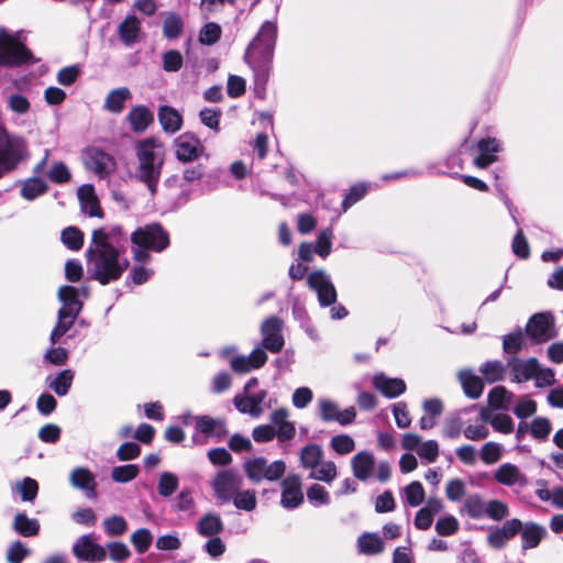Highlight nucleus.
<instances>
[{"instance_id":"c85d7f7f","label":"nucleus","mask_w":563,"mask_h":563,"mask_svg":"<svg viewBox=\"0 0 563 563\" xmlns=\"http://www.w3.org/2000/svg\"><path fill=\"white\" fill-rule=\"evenodd\" d=\"M224 526L218 514L208 512L197 522V531L202 537H216L222 532Z\"/></svg>"},{"instance_id":"473e14b6","label":"nucleus","mask_w":563,"mask_h":563,"mask_svg":"<svg viewBox=\"0 0 563 563\" xmlns=\"http://www.w3.org/2000/svg\"><path fill=\"white\" fill-rule=\"evenodd\" d=\"M13 529L22 537H34L38 534L40 522L37 519L29 518L25 514L19 512L13 519Z\"/></svg>"},{"instance_id":"72a5a7b5","label":"nucleus","mask_w":563,"mask_h":563,"mask_svg":"<svg viewBox=\"0 0 563 563\" xmlns=\"http://www.w3.org/2000/svg\"><path fill=\"white\" fill-rule=\"evenodd\" d=\"M526 333L523 329L517 327L512 332L503 336V351L504 353L516 356L525 345Z\"/></svg>"},{"instance_id":"69168bd1","label":"nucleus","mask_w":563,"mask_h":563,"mask_svg":"<svg viewBox=\"0 0 563 563\" xmlns=\"http://www.w3.org/2000/svg\"><path fill=\"white\" fill-rule=\"evenodd\" d=\"M417 453L428 463H433L439 456V444L435 440L420 442Z\"/></svg>"},{"instance_id":"393cba45","label":"nucleus","mask_w":563,"mask_h":563,"mask_svg":"<svg viewBox=\"0 0 563 563\" xmlns=\"http://www.w3.org/2000/svg\"><path fill=\"white\" fill-rule=\"evenodd\" d=\"M74 377L75 374L71 369H63L55 377L47 376L46 385L57 396L64 397L69 393Z\"/></svg>"},{"instance_id":"58836bf2","label":"nucleus","mask_w":563,"mask_h":563,"mask_svg":"<svg viewBox=\"0 0 563 563\" xmlns=\"http://www.w3.org/2000/svg\"><path fill=\"white\" fill-rule=\"evenodd\" d=\"M230 503L234 505L235 508L243 511H253L257 506V499L255 490L241 488L235 493L233 499H230Z\"/></svg>"},{"instance_id":"5701e85b","label":"nucleus","mask_w":563,"mask_h":563,"mask_svg":"<svg viewBox=\"0 0 563 563\" xmlns=\"http://www.w3.org/2000/svg\"><path fill=\"white\" fill-rule=\"evenodd\" d=\"M126 120L134 133H143L154 121L153 113L145 106L133 107L126 115Z\"/></svg>"},{"instance_id":"603ef678","label":"nucleus","mask_w":563,"mask_h":563,"mask_svg":"<svg viewBox=\"0 0 563 563\" xmlns=\"http://www.w3.org/2000/svg\"><path fill=\"white\" fill-rule=\"evenodd\" d=\"M307 498L314 507L327 506L330 504V495L320 484H312L307 489Z\"/></svg>"},{"instance_id":"6e6552de","label":"nucleus","mask_w":563,"mask_h":563,"mask_svg":"<svg viewBox=\"0 0 563 563\" xmlns=\"http://www.w3.org/2000/svg\"><path fill=\"white\" fill-rule=\"evenodd\" d=\"M24 151L25 144L21 137L10 135L5 129L0 128V177L18 166Z\"/></svg>"},{"instance_id":"0eeeda50","label":"nucleus","mask_w":563,"mask_h":563,"mask_svg":"<svg viewBox=\"0 0 563 563\" xmlns=\"http://www.w3.org/2000/svg\"><path fill=\"white\" fill-rule=\"evenodd\" d=\"M133 245L150 247L153 252L162 253L170 244V238L167 230L158 222H152L139 227L131 233Z\"/></svg>"},{"instance_id":"f704fd0d","label":"nucleus","mask_w":563,"mask_h":563,"mask_svg":"<svg viewBox=\"0 0 563 563\" xmlns=\"http://www.w3.org/2000/svg\"><path fill=\"white\" fill-rule=\"evenodd\" d=\"M514 394L504 386L494 387L488 394V404L495 410H508L510 408Z\"/></svg>"},{"instance_id":"2eb2a0df","label":"nucleus","mask_w":563,"mask_h":563,"mask_svg":"<svg viewBox=\"0 0 563 563\" xmlns=\"http://www.w3.org/2000/svg\"><path fill=\"white\" fill-rule=\"evenodd\" d=\"M176 158L183 163L196 161L203 153V146L200 141L189 133L179 135L175 142Z\"/></svg>"},{"instance_id":"13d9d810","label":"nucleus","mask_w":563,"mask_h":563,"mask_svg":"<svg viewBox=\"0 0 563 563\" xmlns=\"http://www.w3.org/2000/svg\"><path fill=\"white\" fill-rule=\"evenodd\" d=\"M331 448L340 455L351 453L355 449V442L347 434L334 435L330 442Z\"/></svg>"},{"instance_id":"338daca9","label":"nucleus","mask_w":563,"mask_h":563,"mask_svg":"<svg viewBox=\"0 0 563 563\" xmlns=\"http://www.w3.org/2000/svg\"><path fill=\"white\" fill-rule=\"evenodd\" d=\"M8 108L16 113V114H24L30 110V101L29 99L21 95V93H12L8 97L7 100Z\"/></svg>"},{"instance_id":"09e8293b","label":"nucleus","mask_w":563,"mask_h":563,"mask_svg":"<svg viewBox=\"0 0 563 563\" xmlns=\"http://www.w3.org/2000/svg\"><path fill=\"white\" fill-rule=\"evenodd\" d=\"M184 57L177 49L166 51L162 56L163 69L167 73H176L181 69Z\"/></svg>"},{"instance_id":"bb28decb","label":"nucleus","mask_w":563,"mask_h":563,"mask_svg":"<svg viewBox=\"0 0 563 563\" xmlns=\"http://www.w3.org/2000/svg\"><path fill=\"white\" fill-rule=\"evenodd\" d=\"M158 121L162 129L167 133H176L180 130L183 124V118L180 113L169 106H162L158 109Z\"/></svg>"},{"instance_id":"f3484780","label":"nucleus","mask_w":563,"mask_h":563,"mask_svg":"<svg viewBox=\"0 0 563 563\" xmlns=\"http://www.w3.org/2000/svg\"><path fill=\"white\" fill-rule=\"evenodd\" d=\"M267 397V391L262 389L254 394L236 395L233 405L241 413H249L252 417H260L263 412L262 404Z\"/></svg>"},{"instance_id":"052dcab7","label":"nucleus","mask_w":563,"mask_h":563,"mask_svg":"<svg viewBox=\"0 0 563 563\" xmlns=\"http://www.w3.org/2000/svg\"><path fill=\"white\" fill-rule=\"evenodd\" d=\"M503 448L499 443L487 442L481 449V459L485 464H494L501 457Z\"/></svg>"},{"instance_id":"20e7f679","label":"nucleus","mask_w":563,"mask_h":563,"mask_svg":"<svg viewBox=\"0 0 563 563\" xmlns=\"http://www.w3.org/2000/svg\"><path fill=\"white\" fill-rule=\"evenodd\" d=\"M79 289L74 286H62L58 290V299L62 307L58 310V321L49 335L54 345L73 327L82 309V302L78 299Z\"/></svg>"},{"instance_id":"4468645a","label":"nucleus","mask_w":563,"mask_h":563,"mask_svg":"<svg viewBox=\"0 0 563 563\" xmlns=\"http://www.w3.org/2000/svg\"><path fill=\"white\" fill-rule=\"evenodd\" d=\"M280 485V505L289 510L298 508L303 503L301 477L297 474H290L282 481Z\"/></svg>"},{"instance_id":"4be33fe9","label":"nucleus","mask_w":563,"mask_h":563,"mask_svg":"<svg viewBox=\"0 0 563 563\" xmlns=\"http://www.w3.org/2000/svg\"><path fill=\"white\" fill-rule=\"evenodd\" d=\"M118 34L125 46H132L139 41L141 34V21L134 14L126 15L118 25Z\"/></svg>"},{"instance_id":"37998d69","label":"nucleus","mask_w":563,"mask_h":563,"mask_svg":"<svg viewBox=\"0 0 563 563\" xmlns=\"http://www.w3.org/2000/svg\"><path fill=\"white\" fill-rule=\"evenodd\" d=\"M464 509L468 517L482 519L485 517L486 503L478 494L470 495L464 501Z\"/></svg>"},{"instance_id":"8fccbe9b","label":"nucleus","mask_w":563,"mask_h":563,"mask_svg":"<svg viewBox=\"0 0 563 563\" xmlns=\"http://www.w3.org/2000/svg\"><path fill=\"white\" fill-rule=\"evenodd\" d=\"M153 536L146 528L137 529L131 536V543L134 545L139 554L145 553L152 544Z\"/></svg>"},{"instance_id":"9d476101","label":"nucleus","mask_w":563,"mask_h":563,"mask_svg":"<svg viewBox=\"0 0 563 563\" xmlns=\"http://www.w3.org/2000/svg\"><path fill=\"white\" fill-rule=\"evenodd\" d=\"M308 287L317 294L320 307H331L336 302L338 292L330 275L323 269H316L307 276Z\"/></svg>"},{"instance_id":"5fc2aeb1","label":"nucleus","mask_w":563,"mask_h":563,"mask_svg":"<svg viewBox=\"0 0 563 563\" xmlns=\"http://www.w3.org/2000/svg\"><path fill=\"white\" fill-rule=\"evenodd\" d=\"M367 190L368 186L364 183L352 186L342 201L343 211H347L353 205L363 199Z\"/></svg>"},{"instance_id":"6ab92c4d","label":"nucleus","mask_w":563,"mask_h":563,"mask_svg":"<svg viewBox=\"0 0 563 563\" xmlns=\"http://www.w3.org/2000/svg\"><path fill=\"white\" fill-rule=\"evenodd\" d=\"M70 485L85 492L88 498L96 497L97 482L92 472L87 467H75L69 475Z\"/></svg>"},{"instance_id":"6e6d98bb","label":"nucleus","mask_w":563,"mask_h":563,"mask_svg":"<svg viewBox=\"0 0 563 563\" xmlns=\"http://www.w3.org/2000/svg\"><path fill=\"white\" fill-rule=\"evenodd\" d=\"M103 527L108 536L119 537L126 531L128 523L123 517L113 515L103 520Z\"/></svg>"},{"instance_id":"ea45409f","label":"nucleus","mask_w":563,"mask_h":563,"mask_svg":"<svg viewBox=\"0 0 563 563\" xmlns=\"http://www.w3.org/2000/svg\"><path fill=\"white\" fill-rule=\"evenodd\" d=\"M360 551L365 554H377L384 550L382 538L375 533H364L357 541Z\"/></svg>"},{"instance_id":"4d7b16f0","label":"nucleus","mask_w":563,"mask_h":563,"mask_svg":"<svg viewBox=\"0 0 563 563\" xmlns=\"http://www.w3.org/2000/svg\"><path fill=\"white\" fill-rule=\"evenodd\" d=\"M16 490L22 500L33 501L38 493V484L31 477H24L22 482L16 484Z\"/></svg>"},{"instance_id":"c03bdc74","label":"nucleus","mask_w":563,"mask_h":563,"mask_svg":"<svg viewBox=\"0 0 563 563\" xmlns=\"http://www.w3.org/2000/svg\"><path fill=\"white\" fill-rule=\"evenodd\" d=\"M62 242L71 251H78L84 244V234L76 227H68L62 231Z\"/></svg>"},{"instance_id":"a878e982","label":"nucleus","mask_w":563,"mask_h":563,"mask_svg":"<svg viewBox=\"0 0 563 563\" xmlns=\"http://www.w3.org/2000/svg\"><path fill=\"white\" fill-rule=\"evenodd\" d=\"M459 378L465 395L471 399L481 397L484 390V383L481 377L474 375L471 369H462Z\"/></svg>"},{"instance_id":"7ed1b4c3","label":"nucleus","mask_w":563,"mask_h":563,"mask_svg":"<svg viewBox=\"0 0 563 563\" xmlns=\"http://www.w3.org/2000/svg\"><path fill=\"white\" fill-rule=\"evenodd\" d=\"M136 163L132 177L143 184L150 196L158 191V184L165 162L163 145L154 137L140 140L135 143Z\"/></svg>"},{"instance_id":"ddd939ff","label":"nucleus","mask_w":563,"mask_h":563,"mask_svg":"<svg viewBox=\"0 0 563 563\" xmlns=\"http://www.w3.org/2000/svg\"><path fill=\"white\" fill-rule=\"evenodd\" d=\"M71 550L81 562H101L107 556L106 549L95 542L92 534L79 537L73 544Z\"/></svg>"},{"instance_id":"423d86ee","label":"nucleus","mask_w":563,"mask_h":563,"mask_svg":"<svg viewBox=\"0 0 563 563\" xmlns=\"http://www.w3.org/2000/svg\"><path fill=\"white\" fill-rule=\"evenodd\" d=\"M32 63V52L4 29H0V66L12 67Z\"/></svg>"},{"instance_id":"0e129e2a","label":"nucleus","mask_w":563,"mask_h":563,"mask_svg":"<svg viewBox=\"0 0 563 563\" xmlns=\"http://www.w3.org/2000/svg\"><path fill=\"white\" fill-rule=\"evenodd\" d=\"M457 529L459 521L451 515L440 518L435 523V531L442 537L452 536L457 531Z\"/></svg>"},{"instance_id":"de8ad7c7","label":"nucleus","mask_w":563,"mask_h":563,"mask_svg":"<svg viewBox=\"0 0 563 563\" xmlns=\"http://www.w3.org/2000/svg\"><path fill=\"white\" fill-rule=\"evenodd\" d=\"M222 34L221 26L218 23L209 22L206 23L199 33V42L202 45L211 46L216 44Z\"/></svg>"},{"instance_id":"e433bc0d","label":"nucleus","mask_w":563,"mask_h":563,"mask_svg":"<svg viewBox=\"0 0 563 563\" xmlns=\"http://www.w3.org/2000/svg\"><path fill=\"white\" fill-rule=\"evenodd\" d=\"M184 31V22L179 14L167 12L163 21V35L168 40L178 38Z\"/></svg>"},{"instance_id":"b1692460","label":"nucleus","mask_w":563,"mask_h":563,"mask_svg":"<svg viewBox=\"0 0 563 563\" xmlns=\"http://www.w3.org/2000/svg\"><path fill=\"white\" fill-rule=\"evenodd\" d=\"M77 196L80 201L81 210L90 217H101L98 199L95 194V188L90 184L80 186L77 190Z\"/></svg>"},{"instance_id":"bf43d9fd","label":"nucleus","mask_w":563,"mask_h":563,"mask_svg":"<svg viewBox=\"0 0 563 563\" xmlns=\"http://www.w3.org/2000/svg\"><path fill=\"white\" fill-rule=\"evenodd\" d=\"M551 429V422L548 418L538 417L532 420L530 432L534 439L543 441L549 437Z\"/></svg>"},{"instance_id":"a19ab883","label":"nucleus","mask_w":563,"mask_h":563,"mask_svg":"<svg viewBox=\"0 0 563 563\" xmlns=\"http://www.w3.org/2000/svg\"><path fill=\"white\" fill-rule=\"evenodd\" d=\"M521 474L519 468L510 463L501 464L495 472V479L506 486L516 484Z\"/></svg>"},{"instance_id":"864d4df0","label":"nucleus","mask_w":563,"mask_h":563,"mask_svg":"<svg viewBox=\"0 0 563 563\" xmlns=\"http://www.w3.org/2000/svg\"><path fill=\"white\" fill-rule=\"evenodd\" d=\"M48 179L54 184H66L70 180L71 174L63 162H55L47 172Z\"/></svg>"},{"instance_id":"79ce46f5","label":"nucleus","mask_w":563,"mask_h":563,"mask_svg":"<svg viewBox=\"0 0 563 563\" xmlns=\"http://www.w3.org/2000/svg\"><path fill=\"white\" fill-rule=\"evenodd\" d=\"M179 486L178 477L170 472H163L158 476L157 492L162 497L172 496Z\"/></svg>"},{"instance_id":"412c9836","label":"nucleus","mask_w":563,"mask_h":563,"mask_svg":"<svg viewBox=\"0 0 563 563\" xmlns=\"http://www.w3.org/2000/svg\"><path fill=\"white\" fill-rule=\"evenodd\" d=\"M353 475L362 482L367 481L375 468V457L368 451H361L351 460Z\"/></svg>"},{"instance_id":"a18cd8bd","label":"nucleus","mask_w":563,"mask_h":563,"mask_svg":"<svg viewBox=\"0 0 563 563\" xmlns=\"http://www.w3.org/2000/svg\"><path fill=\"white\" fill-rule=\"evenodd\" d=\"M140 468L135 464H125L112 468L111 478L115 483H129L139 475Z\"/></svg>"},{"instance_id":"4c0bfd02","label":"nucleus","mask_w":563,"mask_h":563,"mask_svg":"<svg viewBox=\"0 0 563 563\" xmlns=\"http://www.w3.org/2000/svg\"><path fill=\"white\" fill-rule=\"evenodd\" d=\"M336 465L332 461H322L319 466L309 472V478L330 484L336 477Z\"/></svg>"},{"instance_id":"dca6fc26","label":"nucleus","mask_w":563,"mask_h":563,"mask_svg":"<svg viewBox=\"0 0 563 563\" xmlns=\"http://www.w3.org/2000/svg\"><path fill=\"white\" fill-rule=\"evenodd\" d=\"M507 366L512 373V382L523 383L533 379L537 376V369H540V363L536 357L520 358L510 356L507 360Z\"/></svg>"},{"instance_id":"f03ea898","label":"nucleus","mask_w":563,"mask_h":563,"mask_svg":"<svg viewBox=\"0 0 563 563\" xmlns=\"http://www.w3.org/2000/svg\"><path fill=\"white\" fill-rule=\"evenodd\" d=\"M277 33L276 21H265L246 47L244 62L252 68L256 84L266 85L269 78Z\"/></svg>"},{"instance_id":"7c9ffc66","label":"nucleus","mask_w":563,"mask_h":563,"mask_svg":"<svg viewBox=\"0 0 563 563\" xmlns=\"http://www.w3.org/2000/svg\"><path fill=\"white\" fill-rule=\"evenodd\" d=\"M131 98V91L126 87H120L111 90L104 100L103 108L112 113H120L124 108V102Z\"/></svg>"},{"instance_id":"49530a36","label":"nucleus","mask_w":563,"mask_h":563,"mask_svg":"<svg viewBox=\"0 0 563 563\" xmlns=\"http://www.w3.org/2000/svg\"><path fill=\"white\" fill-rule=\"evenodd\" d=\"M406 501L410 507H418L424 500V488L418 481L411 482L409 485L404 487Z\"/></svg>"},{"instance_id":"a211bd4d","label":"nucleus","mask_w":563,"mask_h":563,"mask_svg":"<svg viewBox=\"0 0 563 563\" xmlns=\"http://www.w3.org/2000/svg\"><path fill=\"white\" fill-rule=\"evenodd\" d=\"M85 165L89 170L96 173L100 177H103L110 174L113 166V159L109 154L101 150L90 148L85 153Z\"/></svg>"},{"instance_id":"680f3d73","label":"nucleus","mask_w":563,"mask_h":563,"mask_svg":"<svg viewBox=\"0 0 563 563\" xmlns=\"http://www.w3.org/2000/svg\"><path fill=\"white\" fill-rule=\"evenodd\" d=\"M154 272L152 268H147L143 265H134L126 279V284L131 282L133 285H143L150 280Z\"/></svg>"},{"instance_id":"3c124183","label":"nucleus","mask_w":563,"mask_h":563,"mask_svg":"<svg viewBox=\"0 0 563 563\" xmlns=\"http://www.w3.org/2000/svg\"><path fill=\"white\" fill-rule=\"evenodd\" d=\"M319 417L323 422L336 421L339 418V406L330 399H318Z\"/></svg>"},{"instance_id":"f8f14e48","label":"nucleus","mask_w":563,"mask_h":563,"mask_svg":"<svg viewBox=\"0 0 563 563\" xmlns=\"http://www.w3.org/2000/svg\"><path fill=\"white\" fill-rule=\"evenodd\" d=\"M283 329L284 321L279 317L271 316L264 319L260 328L262 346L271 353H279L285 345Z\"/></svg>"},{"instance_id":"f257e3e1","label":"nucleus","mask_w":563,"mask_h":563,"mask_svg":"<svg viewBox=\"0 0 563 563\" xmlns=\"http://www.w3.org/2000/svg\"><path fill=\"white\" fill-rule=\"evenodd\" d=\"M124 247L110 242L104 229L92 231L91 241L86 250L87 274L101 285H108L121 278L130 267Z\"/></svg>"},{"instance_id":"c756f323","label":"nucleus","mask_w":563,"mask_h":563,"mask_svg":"<svg viewBox=\"0 0 563 563\" xmlns=\"http://www.w3.org/2000/svg\"><path fill=\"white\" fill-rule=\"evenodd\" d=\"M300 465L311 471L323 461V450L319 444H307L299 452Z\"/></svg>"},{"instance_id":"1a4fd4ad","label":"nucleus","mask_w":563,"mask_h":563,"mask_svg":"<svg viewBox=\"0 0 563 563\" xmlns=\"http://www.w3.org/2000/svg\"><path fill=\"white\" fill-rule=\"evenodd\" d=\"M526 335L533 344H542L556 336L554 318L550 312L532 314L525 329Z\"/></svg>"},{"instance_id":"aec40b11","label":"nucleus","mask_w":563,"mask_h":563,"mask_svg":"<svg viewBox=\"0 0 563 563\" xmlns=\"http://www.w3.org/2000/svg\"><path fill=\"white\" fill-rule=\"evenodd\" d=\"M374 387L386 398H396L406 391V383L401 378H390L379 373L373 377Z\"/></svg>"},{"instance_id":"c9c22d12","label":"nucleus","mask_w":563,"mask_h":563,"mask_svg":"<svg viewBox=\"0 0 563 563\" xmlns=\"http://www.w3.org/2000/svg\"><path fill=\"white\" fill-rule=\"evenodd\" d=\"M48 190L46 181L37 176L26 179L21 188V196L26 200H34Z\"/></svg>"},{"instance_id":"e2e57ef3","label":"nucleus","mask_w":563,"mask_h":563,"mask_svg":"<svg viewBox=\"0 0 563 563\" xmlns=\"http://www.w3.org/2000/svg\"><path fill=\"white\" fill-rule=\"evenodd\" d=\"M332 235L333 234L331 229H325L318 235L314 253H317L322 258H325L331 252Z\"/></svg>"},{"instance_id":"cd10ccee","label":"nucleus","mask_w":563,"mask_h":563,"mask_svg":"<svg viewBox=\"0 0 563 563\" xmlns=\"http://www.w3.org/2000/svg\"><path fill=\"white\" fill-rule=\"evenodd\" d=\"M547 536V529L534 522H527L521 529L522 549H533L539 545L541 540Z\"/></svg>"},{"instance_id":"39448f33","label":"nucleus","mask_w":563,"mask_h":563,"mask_svg":"<svg viewBox=\"0 0 563 563\" xmlns=\"http://www.w3.org/2000/svg\"><path fill=\"white\" fill-rule=\"evenodd\" d=\"M246 477L254 484L262 481L275 482L280 479L286 472V463L276 460L272 463L263 456L246 460L243 464Z\"/></svg>"},{"instance_id":"9b49d317","label":"nucleus","mask_w":563,"mask_h":563,"mask_svg":"<svg viewBox=\"0 0 563 563\" xmlns=\"http://www.w3.org/2000/svg\"><path fill=\"white\" fill-rule=\"evenodd\" d=\"M210 485L218 503L224 505L229 504L242 487V478L231 468L222 470L217 473Z\"/></svg>"},{"instance_id":"2f4dec72","label":"nucleus","mask_w":563,"mask_h":563,"mask_svg":"<svg viewBox=\"0 0 563 563\" xmlns=\"http://www.w3.org/2000/svg\"><path fill=\"white\" fill-rule=\"evenodd\" d=\"M507 367V364L505 365L501 361L494 360L483 363L479 372L487 383L493 384L505 379Z\"/></svg>"},{"instance_id":"774afa93","label":"nucleus","mask_w":563,"mask_h":563,"mask_svg":"<svg viewBox=\"0 0 563 563\" xmlns=\"http://www.w3.org/2000/svg\"><path fill=\"white\" fill-rule=\"evenodd\" d=\"M30 554V550L21 542L14 541L7 552V561L9 563H22Z\"/></svg>"}]
</instances>
